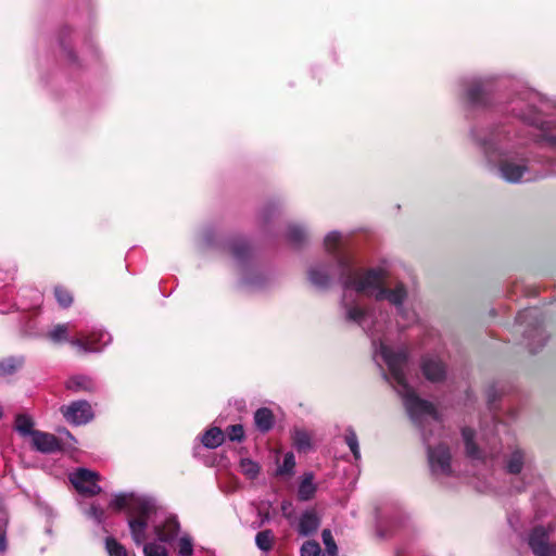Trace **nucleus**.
Here are the masks:
<instances>
[{"label": "nucleus", "instance_id": "1", "mask_svg": "<svg viewBox=\"0 0 556 556\" xmlns=\"http://www.w3.org/2000/svg\"><path fill=\"white\" fill-rule=\"evenodd\" d=\"M384 279V269L370 268L357 274L353 279L346 280V292L341 301L346 320L356 323L364 329L368 327L370 314L362 302L363 295L374 296L378 301L387 299L396 307L399 315L407 325L418 320L416 312L404 305L407 299V290L404 285L397 283L394 289L388 290L383 287Z\"/></svg>", "mask_w": 556, "mask_h": 556}, {"label": "nucleus", "instance_id": "2", "mask_svg": "<svg viewBox=\"0 0 556 556\" xmlns=\"http://www.w3.org/2000/svg\"><path fill=\"white\" fill-rule=\"evenodd\" d=\"M110 507L114 510L128 511L131 536L138 545L148 540L151 529L161 541H169L178 530L176 517L167 515L149 497L134 493H118L111 500Z\"/></svg>", "mask_w": 556, "mask_h": 556}, {"label": "nucleus", "instance_id": "3", "mask_svg": "<svg viewBox=\"0 0 556 556\" xmlns=\"http://www.w3.org/2000/svg\"><path fill=\"white\" fill-rule=\"evenodd\" d=\"M372 345L376 363L379 366L383 363L388 367V380L402 397L412 420L421 428H424L425 425L435 422L438 420V414L433 405L419 399L414 389L407 383L404 371L407 356L406 350L403 346L393 349L387 338L376 339L374 336Z\"/></svg>", "mask_w": 556, "mask_h": 556}, {"label": "nucleus", "instance_id": "4", "mask_svg": "<svg viewBox=\"0 0 556 556\" xmlns=\"http://www.w3.org/2000/svg\"><path fill=\"white\" fill-rule=\"evenodd\" d=\"M484 154L490 169L496 167L502 179L517 184L532 179L528 161L523 157L511 155L507 147L498 139H491L484 143Z\"/></svg>", "mask_w": 556, "mask_h": 556}, {"label": "nucleus", "instance_id": "5", "mask_svg": "<svg viewBox=\"0 0 556 556\" xmlns=\"http://www.w3.org/2000/svg\"><path fill=\"white\" fill-rule=\"evenodd\" d=\"M324 247L330 255L331 262L336 264L338 274L348 275L346 280L363 273L355 267L354 255L348 244V236L336 230L330 231L324 238Z\"/></svg>", "mask_w": 556, "mask_h": 556}, {"label": "nucleus", "instance_id": "6", "mask_svg": "<svg viewBox=\"0 0 556 556\" xmlns=\"http://www.w3.org/2000/svg\"><path fill=\"white\" fill-rule=\"evenodd\" d=\"M100 476L98 472L79 468L76 471L70 475V481L75 486V489L84 495L93 496L101 492V486L98 484L100 481Z\"/></svg>", "mask_w": 556, "mask_h": 556}, {"label": "nucleus", "instance_id": "7", "mask_svg": "<svg viewBox=\"0 0 556 556\" xmlns=\"http://www.w3.org/2000/svg\"><path fill=\"white\" fill-rule=\"evenodd\" d=\"M552 528L536 527L529 534L528 543L535 556H556V545L551 544Z\"/></svg>", "mask_w": 556, "mask_h": 556}, {"label": "nucleus", "instance_id": "8", "mask_svg": "<svg viewBox=\"0 0 556 556\" xmlns=\"http://www.w3.org/2000/svg\"><path fill=\"white\" fill-rule=\"evenodd\" d=\"M428 460L432 473L437 477H444L452 473V459L448 447L439 444L434 448H429Z\"/></svg>", "mask_w": 556, "mask_h": 556}, {"label": "nucleus", "instance_id": "9", "mask_svg": "<svg viewBox=\"0 0 556 556\" xmlns=\"http://www.w3.org/2000/svg\"><path fill=\"white\" fill-rule=\"evenodd\" d=\"M64 418L73 425H85L92 420L93 412L87 401H75L61 407Z\"/></svg>", "mask_w": 556, "mask_h": 556}, {"label": "nucleus", "instance_id": "10", "mask_svg": "<svg viewBox=\"0 0 556 556\" xmlns=\"http://www.w3.org/2000/svg\"><path fill=\"white\" fill-rule=\"evenodd\" d=\"M111 342V336L103 330H94L90 336L76 338L70 343L83 353L99 352Z\"/></svg>", "mask_w": 556, "mask_h": 556}, {"label": "nucleus", "instance_id": "11", "mask_svg": "<svg viewBox=\"0 0 556 556\" xmlns=\"http://www.w3.org/2000/svg\"><path fill=\"white\" fill-rule=\"evenodd\" d=\"M331 277H338L342 280L343 288H344L343 294H345V292H346V283L345 282H346L348 275H344V276L339 275L337 271V268H336V264L333 262H331V264L329 266L316 265V266H313L308 270L309 281L314 286L319 287V288L327 286ZM343 296L344 295H342V298Z\"/></svg>", "mask_w": 556, "mask_h": 556}, {"label": "nucleus", "instance_id": "12", "mask_svg": "<svg viewBox=\"0 0 556 556\" xmlns=\"http://www.w3.org/2000/svg\"><path fill=\"white\" fill-rule=\"evenodd\" d=\"M505 468L509 473L518 475L531 469V459L525 451L514 447L506 455Z\"/></svg>", "mask_w": 556, "mask_h": 556}, {"label": "nucleus", "instance_id": "13", "mask_svg": "<svg viewBox=\"0 0 556 556\" xmlns=\"http://www.w3.org/2000/svg\"><path fill=\"white\" fill-rule=\"evenodd\" d=\"M475 433L470 429L463 430V440L465 443L466 454L471 459L482 460L492 453L488 451L486 444L477 445L475 442Z\"/></svg>", "mask_w": 556, "mask_h": 556}, {"label": "nucleus", "instance_id": "14", "mask_svg": "<svg viewBox=\"0 0 556 556\" xmlns=\"http://www.w3.org/2000/svg\"><path fill=\"white\" fill-rule=\"evenodd\" d=\"M31 443L34 447L41 453H52L60 450L58 439L47 432L34 431L31 433Z\"/></svg>", "mask_w": 556, "mask_h": 556}, {"label": "nucleus", "instance_id": "15", "mask_svg": "<svg viewBox=\"0 0 556 556\" xmlns=\"http://www.w3.org/2000/svg\"><path fill=\"white\" fill-rule=\"evenodd\" d=\"M422 372L425 377L432 381L439 382L445 377V366L437 357H428L422 363Z\"/></svg>", "mask_w": 556, "mask_h": 556}, {"label": "nucleus", "instance_id": "16", "mask_svg": "<svg viewBox=\"0 0 556 556\" xmlns=\"http://www.w3.org/2000/svg\"><path fill=\"white\" fill-rule=\"evenodd\" d=\"M291 438L293 446L298 450V452L307 453L313 448V435L308 430L294 427L291 430Z\"/></svg>", "mask_w": 556, "mask_h": 556}, {"label": "nucleus", "instance_id": "17", "mask_svg": "<svg viewBox=\"0 0 556 556\" xmlns=\"http://www.w3.org/2000/svg\"><path fill=\"white\" fill-rule=\"evenodd\" d=\"M319 527V518L313 510L305 511L299 521V532L302 535H309Z\"/></svg>", "mask_w": 556, "mask_h": 556}, {"label": "nucleus", "instance_id": "18", "mask_svg": "<svg viewBox=\"0 0 556 556\" xmlns=\"http://www.w3.org/2000/svg\"><path fill=\"white\" fill-rule=\"evenodd\" d=\"M66 388L74 392H92L96 390V383L89 377L75 376L67 380Z\"/></svg>", "mask_w": 556, "mask_h": 556}, {"label": "nucleus", "instance_id": "19", "mask_svg": "<svg viewBox=\"0 0 556 556\" xmlns=\"http://www.w3.org/2000/svg\"><path fill=\"white\" fill-rule=\"evenodd\" d=\"M179 531V529L177 530ZM178 532L175 533V535L169 541H161L159 538H156L157 541L149 542V543H142L143 544V554L144 556H168V549L165 545L162 543H169L172 542L176 536ZM155 536H157L155 534Z\"/></svg>", "mask_w": 556, "mask_h": 556}, {"label": "nucleus", "instance_id": "20", "mask_svg": "<svg viewBox=\"0 0 556 556\" xmlns=\"http://www.w3.org/2000/svg\"><path fill=\"white\" fill-rule=\"evenodd\" d=\"M316 485L312 473H305L300 482L298 495L300 500L307 501L314 496Z\"/></svg>", "mask_w": 556, "mask_h": 556}, {"label": "nucleus", "instance_id": "21", "mask_svg": "<svg viewBox=\"0 0 556 556\" xmlns=\"http://www.w3.org/2000/svg\"><path fill=\"white\" fill-rule=\"evenodd\" d=\"M254 422L261 431H268L274 425V415L268 408H260L254 414Z\"/></svg>", "mask_w": 556, "mask_h": 556}, {"label": "nucleus", "instance_id": "22", "mask_svg": "<svg viewBox=\"0 0 556 556\" xmlns=\"http://www.w3.org/2000/svg\"><path fill=\"white\" fill-rule=\"evenodd\" d=\"M208 450V429L203 430L200 435V443L193 447V455L207 464L206 451Z\"/></svg>", "mask_w": 556, "mask_h": 556}, {"label": "nucleus", "instance_id": "23", "mask_svg": "<svg viewBox=\"0 0 556 556\" xmlns=\"http://www.w3.org/2000/svg\"><path fill=\"white\" fill-rule=\"evenodd\" d=\"M34 421L33 419L27 415H18L15 419V429L16 431L23 435H30L34 432L33 431Z\"/></svg>", "mask_w": 556, "mask_h": 556}, {"label": "nucleus", "instance_id": "24", "mask_svg": "<svg viewBox=\"0 0 556 556\" xmlns=\"http://www.w3.org/2000/svg\"><path fill=\"white\" fill-rule=\"evenodd\" d=\"M176 552L178 556H192L193 542L189 535L184 534L177 540Z\"/></svg>", "mask_w": 556, "mask_h": 556}, {"label": "nucleus", "instance_id": "25", "mask_svg": "<svg viewBox=\"0 0 556 556\" xmlns=\"http://www.w3.org/2000/svg\"><path fill=\"white\" fill-rule=\"evenodd\" d=\"M68 330L67 324H60L48 333V337L55 343L64 342L68 340Z\"/></svg>", "mask_w": 556, "mask_h": 556}, {"label": "nucleus", "instance_id": "26", "mask_svg": "<svg viewBox=\"0 0 556 556\" xmlns=\"http://www.w3.org/2000/svg\"><path fill=\"white\" fill-rule=\"evenodd\" d=\"M482 91V84L480 80L469 81L465 88V97L468 101L478 102L479 94Z\"/></svg>", "mask_w": 556, "mask_h": 556}, {"label": "nucleus", "instance_id": "27", "mask_svg": "<svg viewBox=\"0 0 556 556\" xmlns=\"http://www.w3.org/2000/svg\"><path fill=\"white\" fill-rule=\"evenodd\" d=\"M240 470L248 478L254 479L260 471V466L249 458H243L240 462Z\"/></svg>", "mask_w": 556, "mask_h": 556}, {"label": "nucleus", "instance_id": "28", "mask_svg": "<svg viewBox=\"0 0 556 556\" xmlns=\"http://www.w3.org/2000/svg\"><path fill=\"white\" fill-rule=\"evenodd\" d=\"M22 365V359L7 358L0 361V377L11 375Z\"/></svg>", "mask_w": 556, "mask_h": 556}, {"label": "nucleus", "instance_id": "29", "mask_svg": "<svg viewBox=\"0 0 556 556\" xmlns=\"http://www.w3.org/2000/svg\"><path fill=\"white\" fill-rule=\"evenodd\" d=\"M542 136L543 138L556 146V122L546 121L542 124Z\"/></svg>", "mask_w": 556, "mask_h": 556}, {"label": "nucleus", "instance_id": "30", "mask_svg": "<svg viewBox=\"0 0 556 556\" xmlns=\"http://www.w3.org/2000/svg\"><path fill=\"white\" fill-rule=\"evenodd\" d=\"M273 541H274V535L269 530L258 532L255 538L256 545L258 546V548H261L263 551L270 549L271 545H273Z\"/></svg>", "mask_w": 556, "mask_h": 556}, {"label": "nucleus", "instance_id": "31", "mask_svg": "<svg viewBox=\"0 0 556 556\" xmlns=\"http://www.w3.org/2000/svg\"><path fill=\"white\" fill-rule=\"evenodd\" d=\"M345 442L353 453L354 457L358 459L361 457L359 445L357 435L354 430L349 429L345 433Z\"/></svg>", "mask_w": 556, "mask_h": 556}, {"label": "nucleus", "instance_id": "32", "mask_svg": "<svg viewBox=\"0 0 556 556\" xmlns=\"http://www.w3.org/2000/svg\"><path fill=\"white\" fill-rule=\"evenodd\" d=\"M305 230L302 226H299L298 224H292L288 228L287 237L290 241L298 243L301 242L305 238Z\"/></svg>", "mask_w": 556, "mask_h": 556}, {"label": "nucleus", "instance_id": "33", "mask_svg": "<svg viewBox=\"0 0 556 556\" xmlns=\"http://www.w3.org/2000/svg\"><path fill=\"white\" fill-rule=\"evenodd\" d=\"M295 467V458L292 453H287L283 458V463L279 466L277 473L278 475H291Z\"/></svg>", "mask_w": 556, "mask_h": 556}, {"label": "nucleus", "instance_id": "34", "mask_svg": "<svg viewBox=\"0 0 556 556\" xmlns=\"http://www.w3.org/2000/svg\"><path fill=\"white\" fill-rule=\"evenodd\" d=\"M323 542L326 547L325 556H337V545L330 530L323 531Z\"/></svg>", "mask_w": 556, "mask_h": 556}, {"label": "nucleus", "instance_id": "35", "mask_svg": "<svg viewBox=\"0 0 556 556\" xmlns=\"http://www.w3.org/2000/svg\"><path fill=\"white\" fill-rule=\"evenodd\" d=\"M105 546L110 556H127L125 547L114 539H108Z\"/></svg>", "mask_w": 556, "mask_h": 556}, {"label": "nucleus", "instance_id": "36", "mask_svg": "<svg viewBox=\"0 0 556 556\" xmlns=\"http://www.w3.org/2000/svg\"><path fill=\"white\" fill-rule=\"evenodd\" d=\"M320 547L317 542L307 541L301 547V556H319Z\"/></svg>", "mask_w": 556, "mask_h": 556}, {"label": "nucleus", "instance_id": "37", "mask_svg": "<svg viewBox=\"0 0 556 556\" xmlns=\"http://www.w3.org/2000/svg\"><path fill=\"white\" fill-rule=\"evenodd\" d=\"M55 298L59 304L63 307H67L72 304L73 298L71 293L63 288H55Z\"/></svg>", "mask_w": 556, "mask_h": 556}, {"label": "nucleus", "instance_id": "38", "mask_svg": "<svg viewBox=\"0 0 556 556\" xmlns=\"http://www.w3.org/2000/svg\"><path fill=\"white\" fill-rule=\"evenodd\" d=\"M86 516L97 523H101L104 520V510L98 505H91L90 508L86 511Z\"/></svg>", "mask_w": 556, "mask_h": 556}, {"label": "nucleus", "instance_id": "39", "mask_svg": "<svg viewBox=\"0 0 556 556\" xmlns=\"http://www.w3.org/2000/svg\"><path fill=\"white\" fill-rule=\"evenodd\" d=\"M227 437L230 441H241L244 437V430L241 425H232L227 429Z\"/></svg>", "mask_w": 556, "mask_h": 556}, {"label": "nucleus", "instance_id": "40", "mask_svg": "<svg viewBox=\"0 0 556 556\" xmlns=\"http://www.w3.org/2000/svg\"><path fill=\"white\" fill-rule=\"evenodd\" d=\"M225 440V434L219 428H211V448L220 445Z\"/></svg>", "mask_w": 556, "mask_h": 556}, {"label": "nucleus", "instance_id": "41", "mask_svg": "<svg viewBox=\"0 0 556 556\" xmlns=\"http://www.w3.org/2000/svg\"><path fill=\"white\" fill-rule=\"evenodd\" d=\"M5 548V539L4 535L0 532V551Z\"/></svg>", "mask_w": 556, "mask_h": 556}, {"label": "nucleus", "instance_id": "42", "mask_svg": "<svg viewBox=\"0 0 556 556\" xmlns=\"http://www.w3.org/2000/svg\"><path fill=\"white\" fill-rule=\"evenodd\" d=\"M232 253L236 257H241V252L238 250V248L233 247L232 248Z\"/></svg>", "mask_w": 556, "mask_h": 556}]
</instances>
